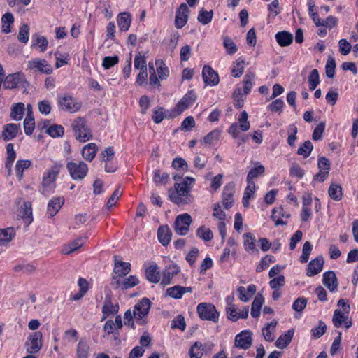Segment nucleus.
Segmentation results:
<instances>
[{
	"label": "nucleus",
	"mask_w": 358,
	"mask_h": 358,
	"mask_svg": "<svg viewBox=\"0 0 358 358\" xmlns=\"http://www.w3.org/2000/svg\"><path fill=\"white\" fill-rule=\"evenodd\" d=\"M277 325V322L275 320H273L268 322L265 327L262 329V334L264 336V339L266 341H273L274 340V336H273V333L274 332L275 327Z\"/></svg>",
	"instance_id": "ea45409f"
},
{
	"label": "nucleus",
	"mask_w": 358,
	"mask_h": 358,
	"mask_svg": "<svg viewBox=\"0 0 358 358\" xmlns=\"http://www.w3.org/2000/svg\"><path fill=\"white\" fill-rule=\"evenodd\" d=\"M294 336V330L289 329L282 334L276 341L275 346L279 349L285 348L291 342Z\"/></svg>",
	"instance_id": "c756f323"
},
{
	"label": "nucleus",
	"mask_w": 358,
	"mask_h": 358,
	"mask_svg": "<svg viewBox=\"0 0 358 358\" xmlns=\"http://www.w3.org/2000/svg\"><path fill=\"white\" fill-rule=\"evenodd\" d=\"M180 268L176 265L166 266L162 273V284L167 285L171 283V279L180 272Z\"/></svg>",
	"instance_id": "412c9836"
},
{
	"label": "nucleus",
	"mask_w": 358,
	"mask_h": 358,
	"mask_svg": "<svg viewBox=\"0 0 358 358\" xmlns=\"http://www.w3.org/2000/svg\"><path fill=\"white\" fill-rule=\"evenodd\" d=\"M192 222L191 216L188 213L178 215L174 223L175 231L181 236H184L189 231Z\"/></svg>",
	"instance_id": "0eeeda50"
},
{
	"label": "nucleus",
	"mask_w": 358,
	"mask_h": 358,
	"mask_svg": "<svg viewBox=\"0 0 358 358\" xmlns=\"http://www.w3.org/2000/svg\"><path fill=\"white\" fill-rule=\"evenodd\" d=\"M64 203V197H55L50 200L47 208V213L50 217L55 216L60 210Z\"/></svg>",
	"instance_id": "4be33fe9"
},
{
	"label": "nucleus",
	"mask_w": 358,
	"mask_h": 358,
	"mask_svg": "<svg viewBox=\"0 0 358 358\" xmlns=\"http://www.w3.org/2000/svg\"><path fill=\"white\" fill-rule=\"evenodd\" d=\"M117 24L122 31H127L131 25V15L127 12L120 13L117 17Z\"/></svg>",
	"instance_id": "7c9ffc66"
},
{
	"label": "nucleus",
	"mask_w": 358,
	"mask_h": 358,
	"mask_svg": "<svg viewBox=\"0 0 358 358\" xmlns=\"http://www.w3.org/2000/svg\"><path fill=\"white\" fill-rule=\"evenodd\" d=\"M265 168L262 165H259L252 169L247 176V180H252L254 178H257L259 175L264 173Z\"/></svg>",
	"instance_id": "338daca9"
},
{
	"label": "nucleus",
	"mask_w": 358,
	"mask_h": 358,
	"mask_svg": "<svg viewBox=\"0 0 358 358\" xmlns=\"http://www.w3.org/2000/svg\"><path fill=\"white\" fill-rule=\"evenodd\" d=\"M97 151V146L95 143H91L85 145L82 150L83 157L89 162L92 161Z\"/></svg>",
	"instance_id": "2f4dec72"
},
{
	"label": "nucleus",
	"mask_w": 358,
	"mask_h": 358,
	"mask_svg": "<svg viewBox=\"0 0 358 358\" xmlns=\"http://www.w3.org/2000/svg\"><path fill=\"white\" fill-rule=\"evenodd\" d=\"M313 249L312 245L310 243V242L306 241L303 244V250H302V255L300 257V261L302 263H306L309 259V256L310 255L311 250Z\"/></svg>",
	"instance_id": "0e129e2a"
},
{
	"label": "nucleus",
	"mask_w": 358,
	"mask_h": 358,
	"mask_svg": "<svg viewBox=\"0 0 358 358\" xmlns=\"http://www.w3.org/2000/svg\"><path fill=\"white\" fill-rule=\"evenodd\" d=\"M20 129V125L13 123L7 124L3 126L1 136L6 141L15 138Z\"/></svg>",
	"instance_id": "dca6fc26"
},
{
	"label": "nucleus",
	"mask_w": 358,
	"mask_h": 358,
	"mask_svg": "<svg viewBox=\"0 0 358 358\" xmlns=\"http://www.w3.org/2000/svg\"><path fill=\"white\" fill-rule=\"evenodd\" d=\"M199 317L203 320L217 322L219 320V313L215 306L208 303H200L196 308Z\"/></svg>",
	"instance_id": "20e7f679"
},
{
	"label": "nucleus",
	"mask_w": 358,
	"mask_h": 358,
	"mask_svg": "<svg viewBox=\"0 0 358 358\" xmlns=\"http://www.w3.org/2000/svg\"><path fill=\"white\" fill-rule=\"evenodd\" d=\"M19 215L23 219L26 226L30 224L33 220L31 206L29 203H24L21 206Z\"/></svg>",
	"instance_id": "cd10ccee"
},
{
	"label": "nucleus",
	"mask_w": 358,
	"mask_h": 358,
	"mask_svg": "<svg viewBox=\"0 0 358 358\" xmlns=\"http://www.w3.org/2000/svg\"><path fill=\"white\" fill-rule=\"evenodd\" d=\"M139 283L138 279L134 275H129L122 282H120L119 279L114 277L113 284H116L117 287H121L122 289H128L134 287Z\"/></svg>",
	"instance_id": "393cba45"
},
{
	"label": "nucleus",
	"mask_w": 358,
	"mask_h": 358,
	"mask_svg": "<svg viewBox=\"0 0 358 358\" xmlns=\"http://www.w3.org/2000/svg\"><path fill=\"white\" fill-rule=\"evenodd\" d=\"M29 38V27L28 24H24L20 27L17 39L19 41L27 43Z\"/></svg>",
	"instance_id": "603ef678"
},
{
	"label": "nucleus",
	"mask_w": 358,
	"mask_h": 358,
	"mask_svg": "<svg viewBox=\"0 0 358 358\" xmlns=\"http://www.w3.org/2000/svg\"><path fill=\"white\" fill-rule=\"evenodd\" d=\"M122 194V191L120 187L117 188L113 193V194L110 196L108 200L106 206L108 208H110L113 206L115 205L117 201L121 197Z\"/></svg>",
	"instance_id": "774afa93"
},
{
	"label": "nucleus",
	"mask_w": 358,
	"mask_h": 358,
	"mask_svg": "<svg viewBox=\"0 0 358 358\" xmlns=\"http://www.w3.org/2000/svg\"><path fill=\"white\" fill-rule=\"evenodd\" d=\"M202 76L206 85L215 86L219 83L218 74L209 66H204Z\"/></svg>",
	"instance_id": "2eb2a0df"
},
{
	"label": "nucleus",
	"mask_w": 358,
	"mask_h": 358,
	"mask_svg": "<svg viewBox=\"0 0 358 358\" xmlns=\"http://www.w3.org/2000/svg\"><path fill=\"white\" fill-rule=\"evenodd\" d=\"M27 69L37 71L45 74H50L52 72V66L46 60L43 59H35L28 61Z\"/></svg>",
	"instance_id": "1a4fd4ad"
},
{
	"label": "nucleus",
	"mask_w": 358,
	"mask_h": 358,
	"mask_svg": "<svg viewBox=\"0 0 358 358\" xmlns=\"http://www.w3.org/2000/svg\"><path fill=\"white\" fill-rule=\"evenodd\" d=\"M14 22V17L12 13H6L1 17V31L5 34H8L11 31L10 27Z\"/></svg>",
	"instance_id": "a19ab883"
},
{
	"label": "nucleus",
	"mask_w": 358,
	"mask_h": 358,
	"mask_svg": "<svg viewBox=\"0 0 358 358\" xmlns=\"http://www.w3.org/2000/svg\"><path fill=\"white\" fill-rule=\"evenodd\" d=\"M31 165L30 160H18L15 165L16 175L19 180H21L23 177L24 170L29 168Z\"/></svg>",
	"instance_id": "c03bdc74"
},
{
	"label": "nucleus",
	"mask_w": 358,
	"mask_h": 358,
	"mask_svg": "<svg viewBox=\"0 0 358 358\" xmlns=\"http://www.w3.org/2000/svg\"><path fill=\"white\" fill-rule=\"evenodd\" d=\"M74 136L80 142L90 140L92 135L90 129L86 125V121L83 117L76 118L73 123Z\"/></svg>",
	"instance_id": "f03ea898"
},
{
	"label": "nucleus",
	"mask_w": 358,
	"mask_h": 358,
	"mask_svg": "<svg viewBox=\"0 0 358 358\" xmlns=\"http://www.w3.org/2000/svg\"><path fill=\"white\" fill-rule=\"evenodd\" d=\"M324 264V259L322 257H317L310 261L308 265L306 275L308 276H313L320 273Z\"/></svg>",
	"instance_id": "a211bd4d"
},
{
	"label": "nucleus",
	"mask_w": 358,
	"mask_h": 358,
	"mask_svg": "<svg viewBox=\"0 0 358 358\" xmlns=\"http://www.w3.org/2000/svg\"><path fill=\"white\" fill-rule=\"evenodd\" d=\"M248 115L245 111H243L238 118V125L242 131H247L250 129V124L248 121Z\"/></svg>",
	"instance_id": "bf43d9fd"
},
{
	"label": "nucleus",
	"mask_w": 358,
	"mask_h": 358,
	"mask_svg": "<svg viewBox=\"0 0 358 358\" xmlns=\"http://www.w3.org/2000/svg\"><path fill=\"white\" fill-rule=\"evenodd\" d=\"M313 148V145L312 143L310 141H306L299 148L297 153L299 155L306 158L310 155Z\"/></svg>",
	"instance_id": "5fc2aeb1"
},
{
	"label": "nucleus",
	"mask_w": 358,
	"mask_h": 358,
	"mask_svg": "<svg viewBox=\"0 0 358 358\" xmlns=\"http://www.w3.org/2000/svg\"><path fill=\"white\" fill-rule=\"evenodd\" d=\"M15 236V230L13 227L0 229V246L8 243Z\"/></svg>",
	"instance_id": "c85d7f7f"
},
{
	"label": "nucleus",
	"mask_w": 358,
	"mask_h": 358,
	"mask_svg": "<svg viewBox=\"0 0 358 358\" xmlns=\"http://www.w3.org/2000/svg\"><path fill=\"white\" fill-rule=\"evenodd\" d=\"M275 261V258L273 255H266L257 266L256 271L257 273H260L267 267H268L269 264L273 263Z\"/></svg>",
	"instance_id": "8fccbe9b"
},
{
	"label": "nucleus",
	"mask_w": 358,
	"mask_h": 358,
	"mask_svg": "<svg viewBox=\"0 0 358 358\" xmlns=\"http://www.w3.org/2000/svg\"><path fill=\"white\" fill-rule=\"evenodd\" d=\"M189 10L186 3H182L176 11L175 26L177 29L182 28L187 22Z\"/></svg>",
	"instance_id": "9b49d317"
},
{
	"label": "nucleus",
	"mask_w": 358,
	"mask_h": 358,
	"mask_svg": "<svg viewBox=\"0 0 358 358\" xmlns=\"http://www.w3.org/2000/svg\"><path fill=\"white\" fill-rule=\"evenodd\" d=\"M171 236V231L167 225H162L158 228V240L164 246L167 245L170 243Z\"/></svg>",
	"instance_id": "5701e85b"
},
{
	"label": "nucleus",
	"mask_w": 358,
	"mask_h": 358,
	"mask_svg": "<svg viewBox=\"0 0 358 358\" xmlns=\"http://www.w3.org/2000/svg\"><path fill=\"white\" fill-rule=\"evenodd\" d=\"M348 318L341 310L336 309L333 315L332 322L336 327H340Z\"/></svg>",
	"instance_id": "864d4df0"
},
{
	"label": "nucleus",
	"mask_w": 358,
	"mask_h": 358,
	"mask_svg": "<svg viewBox=\"0 0 358 358\" xmlns=\"http://www.w3.org/2000/svg\"><path fill=\"white\" fill-rule=\"evenodd\" d=\"M252 332L248 330H244L236 336L234 346L243 350H248L252 345Z\"/></svg>",
	"instance_id": "9d476101"
},
{
	"label": "nucleus",
	"mask_w": 358,
	"mask_h": 358,
	"mask_svg": "<svg viewBox=\"0 0 358 358\" xmlns=\"http://www.w3.org/2000/svg\"><path fill=\"white\" fill-rule=\"evenodd\" d=\"M58 104L59 108L70 113H76L81 108V103L77 101L70 94L60 95L58 96Z\"/></svg>",
	"instance_id": "423d86ee"
},
{
	"label": "nucleus",
	"mask_w": 358,
	"mask_h": 358,
	"mask_svg": "<svg viewBox=\"0 0 358 358\" xmlns=\"http://www.w3.org/2000/svg\"><path fill=\"white\" fill-rule=\"evenodd\" d=\"M42 337V333L40 331L32 333L25 343L27 351L31 354L38 352L43 345Z\"/></svg>",
	"instance_id": "6e6552de"
},
{
	"label": "nucleus",
	"mask_w": 358,
	"mask_h": 358,
	"mask_svg": "<svg viewBox=\"0 0 358 358\" xmlns=\"http://www.w3.org/2000/svg\"><path fill=\"white\" fill-rule=\"evenodd\" d=\"M329 196L335 201H340L342 199V187L341 185L332 183L328 190Z\"/></svg>",
	"instance_id": "37998d69"
},
{
	"label": "nucleus",
	"mask_w": 358,
	"mask_h": 358,
	"mask_svg": "<svg viewBox=\"0 0 358 358\" xmlns=\"http://www.w3.org/2000/svg\"><path fill=\"white\" fill-rule=\"evenodd\" d=\"M232 298L227 297V306L226 308V312L227 314V317L232 321H237L238 320V313H237V310L232 303Z\"/></svg>",
	"instance_id": "79ce46f5"
},
{
	"label": "nucleus",
	"mask_w": 358,
	"mask_h": 358,
	"mask_svg": "<svg viewBox=\"0 0 358 358\" xmlns=\"http://www.w3.org/2000/svg\"><path fill=\"white\" fill-rule=\"evenodd\" d=\"M223 45L228 55H232L238 50L237 46L233 40L229 36H224L223 38Z\"/></svg>",
	"instance_id": "49530a36"
},
{
	"label": "nucleus",
	"mask_w": 358,
	"mask_h": 358,
	"mask_svg": "<svg viewBox=\"0 0 358 358\" xmlns=\"http://www.w3.org/2000/svg\"><path fill=\"white\" fill-rule=\"evenodd\" d=\"M46 132L52 137L56 138L62 136L64 133V129L61 125L53 124L49 127Z\"/></svg>",
	"instance_id": "13d9d810"
},
{
	"label": "nucleus",
	"mask_w": 358,
	"mask_h": 358,
	"mask_svg": "<svg viewBox=\"0 0 358 358\" xmlns=\"http://www.w3.org/2000/svg\"><path fill=\"white\" fill-rule=\"evenodd\" d=\"M244 71V61L238 59L232 68L231 73L235 78H239Z\"/></svg>",
	"instance_id": "680f3d73"
},
{
	"label": "nucleus",
	"mask_w": 358,
	"mask_h": 358,
	"mask_svg": "<svg viewBox=\"0 0 358 358\" xmlns=\"http://www.w3.org/2000/svg\"><path fill=\"white\" fill-rule=\"evenodd\" d=\"M196 99V95L194 91L191 90L187 92L176 105V110L178 113L180 114L187 109L195 102Z\"/></svg>",
	"instance_id": "f8f14e48"
},
{
	"label": "nucleus",
	"mask_w": 358,
	"mask_h": 358,
	"mask_svg": "<svg viewBox=\"0 0 358 358\" xmlns=\"http://www.w3.org/2000/svg\"><path fill=\"white\" fill-rule=\"evenodd\" d=\"M195 179L192 177H185L181 183H176L175 191L169 192L171 200L178 205L187 203L186 199L190 191L191 186L194 184Z\"/></svg>",
	"instance_id": "f257e3e1"
},
{
	"label": "nucleus",
	"mask_w": 358,
	"mask_h": 358,
	"mask_svg": "<svg viewBox=\"0 0 358 358\" xmlns=\"http://www.w3.org/2000/svg\"><path fill=\"white\" fill-rule=\"evenodd\" d=\"M243 245L248 252L257 253L259 252L256 246V239L250 233L243 234Z\"/></svg>",
	"instance_id": "b1692460"
},
{
	"label": "nucleus",
	"mask_w": 358,
	"mask_h": 358,
	"mask_svg": "<svg viewBox=\"0 0 358 358\" xmlns=\"http://www.w3.org/2000/svg\"><path fill=\"white\" fill-rule=\"evenodd\" d=\"M119 306L117 303L112 302L110 296H106L102 306V313L103 314V319L106 318L110 315L115 314L118 312Z\"/></svg>",
	"instance_id": "6ab92c4d"
},
{
	"label": "nucleus",
	"mask_w": 358,
	"mask_h": 358,
	"mask_svg": "<svg viewBox=\"0 0 358 358\" xmlns=\"http://www.w3.org/2000/svg\"><path fill=\"white\" fill-rule=\"evenodd\" d=\"M155 66L157 67V73L158 78L161 80L166 79L169 76V68L166 66L164 62L162 59H157L155 61Z\"/></svg>",
	"instance_id": "58836bf2"
},
{
	"label": "nucleus",
	"mask_w": 358,
	"mask_h": 358,
	"mask_svg": "<svg viewBox=\"0 0 358 358\" xmlns=\"http://www.w3.org/2000/svg\"><path fill=\"white\" fill-rule=\"evenodd\" d=\"M24 79L23 73H15L9 74L3 80V85L6 89H14L17 87L18 85L21 83Z\"/></svg>",
	"instance_id": "4468645a"
},
{
	"label": "nucleus",
	"mask_w": 358,
	"mask_h": 358,
	"mask_svg": "<svg viewBox=\"0 0 358 358\" xmlns=\"http://www.w3.org/2000/svg\"><path fill=\"white\" fill-rule=\"evenodd\" d=\"M61 167V164L56 163L45 172L43 177L42 185L45 187L54 182L60 171Z\"/></svg>",
	"instance_id": "ddd939ff"
},
{
	"label": "nucleus",
	"mask_w": 358,
	"mask_h": 358,
	"mask_svg": "<svg viewBox=\"0 0 358 358\" xmlns=\"http://www.w3.org/2000/svg\"><path fill=\"white\" fill-rule=\"evenodd\" d=\"M234 185H227L224 187L222 192L223 205L226 209L230 208L234 203L233 199Z\"/></svg>",
	"instance_id": "a878e982"
},
{
	"label": "nucleus",
	"mask_w": 358,
	"mask_h": 358,
	"mask_svg": "<svg viewBox=\"0 0 358 358\" xmlns=\"http://www.w3.org/2000/svg\"><path fill=\"white\" fill-rule=\"evenodd\" d=\"M85 240L86 238L85 237L78 238L77 239L70 243L69 245H66L63 250V252L66 255L72 253L73 252L82 247L84 245Z\"/></svg>",
	"instance_id": "c9c22d12"
},
{
	"label": "nucleus",
	"mask_w": 358,
	"mask_h": 358,
	"mask_svg": "<svg viewBox=\"0 0 358 358\" xmlns=\"http://www.w3.org/2000/svg\"><path fill=\"white\" fill-rule=\"evenodd\" d=\"M90 346L84 339L79 341L76 348L77 358H88Z\"/></svg>",
	"instance_id": "4c0bfd02"
},
{
	"label": "nucleus",
	"mask_w": 358,
	"mask_h": 358,
	"mask_svg": "<svg viewBox=\"0 0 358 358\" xmlns=\"http://www.w3.org/2000/svg\"><path fill=\"white\" fill-rule=\"evenodd\" d=\"M264 302V299L262 296V294H258L252 303V308H251V315L256 318L258 317L260 314V310L262 307V305Z\"/></svg>",
	"instance_id": "f704fd0d"
},
{
	"label": "nucleus",
	"mask_w": 358,
	"mask_h": 358,
	"mask_svg": "<svg viewBox=\"0 0 358 358\" xmlns=\"http://www.w3.org/2000/svg\"><path fill=\"white\" fill-rule=\"evenodd\" d=\"M254 78H255L254 73H248L244 76V79L243 80L244 94L246 95L250 92V90L253 86L252 81H253Z\"/></svg>",
	"instance_id": "de8ad7c7"
},
{
	"label": "nucleus",
	"mask_w": 358,
	"mask_h": 358,
	"mask_svg": "<svg viewBox=\"0 0 358 358\" xmlns=\"http://www.w3.org/2000/svg\"><path fill=\"white\" fill-rule=\"evenodd\" d=\"M35 128L34 118L31 113H29L24 120V129L27 135L32 134Z\"/></svg>",
	"instance_id": "a18cd8bd"
},
{
	"label": "nucleus",
	"mask_w": 358,
	"mask_h": 358,
	"mask_svg": "<svg viewBox=\"0 0 358 358\" xmlns=\"http://www.w3.org/2000/svg\"><path fill=\"white\" fill-rule=\"evenodd\" d=\"M213 10L206 11L202 8L199 13L198 15V21L201 22L203 24H209L213 18Z\"/></svg>",
	"instance_id": "09e8293b"
},
{
	"label": "nucleus",
	"mask_w": 358,
	"mask_h": 358,
	"mask_svg": "<svg viewBox=\"0 0 358 358\" xmlns=\"http://www.w3.org/2000/svg\"><path fill=\"white\" fill-rule=\"evenodd\" d=\"M7 159L6 162V167H10L16 157V153L12 143H8L6 146Z\"/></svg>",
	"instance_id": "052dcab7"
},
{
	"label": "nucleus",
	"mask_w": 358,
	"mask_h": 358,
	"mask_svg": "<svg viewBox=\"0 0 358 358\" xmlns=\"http://www.w3.org/2000/svg\"><path fill=\"white\" fill-rule=\"evenodd\" d=\"M66 168L71 177L73 180H83L87 174L88 166L83 162H70L66 164Z\"/></svg>",
	"instance_id": "39448f33"
},
{
	"label": "nucleus",
	"mask_w": 358,
	"mask_h": 358,
	"mask_svg": "<svg viewBox=\"0 0 358 358\" xmlns=\"http://www.w3.org/2000/svg\"><path fill=\"white\" fill-rule=\"evenodd\" d=\"M327 326L322 321H319L318 326L315 328L312 329L311 333L312 336L315 338H318L321 337L324 333L326 332Z\"/></svg>",
	"instance_id": "69168bd1"
},
{
	"label": "nucleus",
	"mask_w": 358,
	"mask_h": 358,
	"mask_svg": "<svg viewBox=\"0 0 358 358\" xmlns=\"http://www.w3.org/2000/svg\"><path fill=\"white\" fill-rule=\"evenodd\" d=\"M234 105L236 108H241L244 104V99L241 93V90L237 88L233 94Z\"/></svg>",
	"instance_id": "e2e57ef3"
},
{
	"label": "nucleus",
	"mask_w": 358,
	"mask_h": 358,
	"mask_svg": "<svg viewBox=\"0 0 358 358\" xmlns=\"http://www.w3.org/2000/svg\"><path fill=\"white\" fill-rule=\"evenodd\" d=\"M24 113V104L19 102L14 103L11 107L10 117L16 121L21 120Z\"/></svg>",
	"instance_id": "473e14b6"
},
{
	"label": "nucleus",
	"mask_w": 358,
	"mask_h": 358,
	"mask_svg": "<svg viewBox=\"0 0 358 358\" xmlns=\"http://www.w3.org/2000/svg\"><path fill=\"white\" fill-rule=\"evenodd\" d=\"M308 82L310 90H315L320 83L319 73L317 69H313L308 76Z\"/></svg>",
	"instance_id": "3c124183"
},
{
	"label": "nucleus",
	"mask_w": 358,
	"mask_h": 358,
	"mask_svg": "<svg viewBox=\"0 0 358 358\" xmlns=\"http://www.w3.org/2000/svg\"><path fill=\"white\" fill-rule=\"evenodd\" d=\"M275 38L281 47H285L292 43L293 36L288 31H282L276 34Z\"/></svg>",
	"instance_id": "72a5a7b5"
},
{
	"label": "nucleus",
	"mask_w": 358,
	"mask_h": 358,
	"mask_svg": "<svg viewBox=\"0 0 358 358\" xmlns=\"http://www.w3.org/2000/svg\"><path fill=\"white\" fill-rule=\"evenodd\" d=\"M323 284L331 292H334L338 287L337 278L334 271H327L323 274Z\"/></svg>",
	"instance_id": "aec40b11"
},
{
	"label": "nucleus",
	"mask_w": 358,
	"mask_h": 358,
	"mask_svg": "<svg viewBox=\"0 0 358 358\" xmlns=\"http://www.w3.org/2000/svg\"><path fill=\"white\" fill-rule=\"evenodd\" d=\"M196 235L201 239L208 241H210L213 237V234L212 231L206 228L205 227H199L196 231Z\"/></svg>",
	"instance_id": "4d7b16f0"
},
{
	"label": "nucleus",
	"mask_w": 358,
	"mask_h": 358,
	"mask_svg": "<svg viewBox=\"0 0 358 358\" xmlns=\"http://www.w3.org/2000/svg\"><path fill=\"white\" fill-rule=\"evenodd\" d=\"M192 292V289L191 287L176 285L168 288L166 291V294L173 299H181L185 293H190Z\"/></svg>",
	"instance_id": "f3484780"
},
{
	"label": "nucleus",
	"mask_w": 358,
	"mask_h": 358,
	"mask_svg": "<svg viewBox=\"0 0 358 358\" xmlns=\"http://www.w3.org/2000/svg\"><path fill=\"white\" fill-rule=\"evenodd\" d=\"M151 308V302L148 298L142 299L134 308L133 315L136 321L141 325L146 323L147 317Z\"/></svg>",
	"instance_id": "7ed1b4c3"
},
{
	"label": "nucleus",
	"mask_w": 358,
	"mask_h": 358,
	"mask_svg": "<svg viewBox=\"0 0 358 358\" xmlns=\"http://www.w3.org/2000/svg\"><path fill=\"white\" fill-rule=\"evenodd\" d=\"M145 276L150 282L153 283L158 282L160 279L158 266L155 264L147 268L145 270Z\"/></svg>",
	"instance_id": "e433bc0d"
},
{
	"label": "nucleus",
	"mask_w": 358,
	"mask_h": 358,
	"mask_svg": "<svg viewBox=\"0 0 358 358\" xmlns=\"http://www.w3.org/2000/svg\"><path fill=\"white\" fill-rule=\"evenodd\" d=\"M131 271V264L129 262H124L121 260H117L115 257L114 272L120 277L125 276Z\"/></svg>",
	"instance_id": "bb28decb"
},
{
	"label": "nucleus",
	"mask_w": 358,
	"mask_h": 358,
	"mask_svg": "<svg viewBox=\"0 0 358 358\" xmlns=\"http://www.w3.org/2000/svg\"><path fill=\"white\" fill-rule=\"evenodd\" d=\"M221 134V131L219 129H215L210 133H208L203 139V143L204 144L210 145L215 141H217Z\"/></svg>",
	"instance_id": "6e6d98bb"
}]
</instances>
